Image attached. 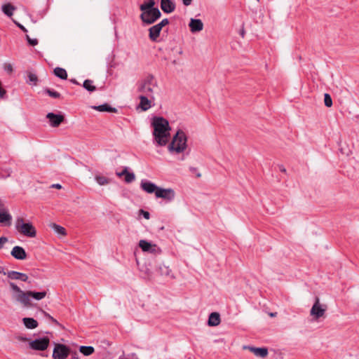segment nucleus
Masks as SVG:
<instances>
[{
    "mask_svg": "<svg viewBox=\"0 0 359 359\" xmlns=\"http://www.w3.org/2000/svg\"><path fill=\"white\" fill-rule=\"evenodd\" d=\"M154 128L153 135L158 146H165L169 141L171 130L169 122L161 116H154L151 121Z\"/></svg>",
    "mask_w": 359,
    "mask_h": 359,
    "instance_id": "1",
    "label": "nucleus"
},
{
    "mask_svg": "<svg viewBox=\"0 0 359 359\" xmlns=\"http://www.w3.org/2000/svg\"><path fill=\"white\" fill-rule=\"evenodd\" d=\"M156 86L154 76L149 74L140 83L137 91L142 93V95L148 96L151 100H154V89Z\"/></svg>",
    "mask_w": 359,
    "mask_h": 359,
    "instance_id": "2",
    "label": "nucleus"
},
{
    "mask_svg": "<svg viewBox=\"0 0 359 359\" xmlns=\"http://www.w3.org/2000/svg\"><path fill=\"white\" fill-rule=\"evenodd\" d=\"M187 140L185 133L182 130H178L168 146L169 150L175 151L177 153L184 151L187 148Z\"/></svg>",
    "mask_w": 359,
    "mask_h": 359,
    "instance_id": "3",
    "label": "nucleus"
},
{
    "mask_svg": "<svg viewBox=\"0 0 359 359\" xmlns=\"http://www.w3.org/2000/svg\"><path fill=\"white\" fill-rule=\"evenodd\" d=\"M15 228L22 234L29 237L34 238L36 236V231L35 227L31 222H25L22 217H18L15 221Z\"/></svg>",
    "mask_w": 359,
    "mask_h": 359,
    "instance_id": "4",
    "label": "nucleus"
},
{
    "mask_svg": "<svg viewBox=\"0 0 359 359\" xmlns=\"http://www.w3.org/2000/svg\"><path fill=\"white\" fill-rule=\"evenodd\" d=\"M9 285L13 291L18 292V294L15 297L16 301L20 302L24 307L29 308L33 306L30 299L32 297L30 294H29V291H22L15 283L13 282H10Z\"/></svg>",
    "mask_w": 359,
    "mask_h": 359,
    "instance_id": "5",
    "label": "nucleus"
},
{
    "mask_svg": "<svg viewBox=\"0 0 359 359\" xmlns=\"http://www.w3.org/2000/svg\"><path fill=\"white\" fill-rule=\"evenodd\" d=\"M142 13L140 14V19L146 25H151L161 18V13L158 8H147L140 10Z\"/></svg>",
    "mask_w": 359,
    "mask_h": 359,
    "instance_id": "6",
    "label": "nucleus"
},
{
    "mask_svg": "<svg viewBox=\"0 0 359 359\" xmlns=\"http://www.w3.org/2000/svg\"><path fill=\"white\" fill-rule=\"evenodd\" d=\"M50 344V339L47 337L36 339L29 342V348L36 351H45Z\"/></svg>",
    "mask_w": 359,
    "mask_h": 359,
    "instance_id": "7",
    "label": "nucleus"
},
{
    "mask_svg": "<svg viewBox=\"0 0 359 359\" xmlns=\"http://www.w3.org/2000/svg\"><path fill=\"white\" fill-rule=\"evenodd\" d=\"M70 354V349L66 345L56 344L53 353V359H66Z\"/></svg>",
    "mask_w": 359,
    "mask_h": 359,
    "instance_id": "8",
    "label": "nucleus"
},
{
    "mask_svg": "<svg viewBox=\"0 0 359 359\" xmlns=\"http://www.w3.org/2000/svg\"><path fill=\"white\" fill-rule=\"evenodd\" d=\"M326 309L327 306L320 304L319 298L316 297L315 303L311 309L310 314L316 319H318L325 315Z\"/></svg>",
    "mask_w": 359,
    "mask_h": 359,
    "instance_id": "9",
    "label": "nucleus"
},
{
    "mask_svg": "<svg viewBox=\"0 0 359 359\" xmlns=\"http://www.w3.org/2000/svg\"><path fill=\"white\" fill-rule=\"evenodd\" d=\"M175 196V191L172 189H163L159 187L156 192V197L172 201Z\"/></svg>",
    "mask_w": 359,
    "mask_h": 359,
    "instance_id": "10",
    "label": "nucleus"
},
{
    "mask_svg": "<svg viewBox=\"0 0 359 359\" xmlns=\"http://www.w3.org/2000/svg\"><path fill=\"white\" fill-rule=\"evenodd\" d=\"M139 246L144 252H151L153 254H159L161 250L156 244H151L146 240H140Z\"/></svg>",
    "mask_w": 359,
    "mask_h": 359,
    "instance_id": "11",
    "label": "nucleus"
},
{
    "mask_svg": "<svg viewBox=\"0 0 359 359\" xmlns=\"http://www.w3.org/2000/svg\"><path fill=\"white\" fill-rule=\"evenodd\" d=\"M46 118L49 120L50 125L53 128L58 127L65 120L63 115L55 114L52 112L48 113Z\"/></svg>",
    "mask_w": 359,
    "mask_h": 359,
    "instance_id": "12",
    "label": "nucleus"
},
{
    "mask_svg": "<svg viewBox=\"0 0 359 359\" xmlns=\"http://www.w3.org/2000/svg\"><path fill=\"white\" fill-rule=\"evenodd\" d=\"M11 254L16 259L23 260L27 258V253L25 250L20 246H15L12 249Z\"/></svg>",
    "mask_w": 359,
    "mask_h": 359,
    "instance_id": "13",
    "label": "nucleus"
},
{
    "mask_svg": "<svg viewBox=\"0 0 359 359\" xmlns=\"http://www.w3.org/2000/svg\"><path fill=\"white\" fill-rule=\"evenodd\" d=\"M189 26L191 32L193 33L201 32L203 29V23L199 19L191 18Z\"/></svg>",
    "mask_w": 359,
    "mask_h": 359,
    "instance_id": "14",
    "label": "nucleus"
},
{
    "mask_svg": "<svg viewBox=\"0 0 359 359\" xmlns=\"http://www.w3.org/2000/svg\"><path fill=\"white\" fill-rule=\"evenodd\" d=\"M7 276L8 278L11 280H20L23 282H27L28 280V276L26 273L10 271L7 272Z\"/></svg>",
    "mask_w": 359,
    "mask_h": 359,
    "instance_id": "15",
    "label": "nucleus"
},
{
    "mask_svg": "<svg viewBox=\"0 0 359 359\" xmlns=\"http://www.w3.org/2000/svg\"><path fill=\"white\" fill-rule=\"evenodd\" d=\"M140 186L141 188L148 194H156L157 189H159L155 184L149 181H142Z\"/></svg>",
    "mask_w": 359,
    "mask_h": 359,
    "instance_id": "16",
    "label": "nucleus"
},
{
    "mask_svg": "<svg viewBox=\"0 0 359 359\" xmlns=\"http://www.w3.org/2000/svg\"><path fill=\"white\" fill-rule=\"evenodd\" d=\"M161 8L165 13H170L175 9V4L171 0H161Z\"/></svg>",
    "mask_w": 359,
    "mask_h": 359,
    "instance_id": "17",
    "label": "nucleus"
},
{
    "mask_svg": "<svg viewBox=\"0 0 359 359\" xmlns=\"http://www.w3.org/2000/svg\"><path fill=\"white\" fill-rule=\"evenodd\" d=\"M162 29L156 24L149 29V36L152 41H156Z\"/></svg>",
    "mask_w": 359,
    "mask_h": 359,
    "instance_id": "18",
    "label": "nucleus"
},
{
    "mask_svg": "<svg viewBox=\"0 0 359 359\" xmlns=\"http://www.w3.org/2000/svg\"><path fill=\"white\" fill-rule=\"evenodd\" d=\"M140 104L139 107L142 109V111H147L151 107V101L149 100L148 96L146 95H140Z\"/></svg>",
    "mask_w": 359,
    "mask_h": 359,
    "instance_id": "19",
    "label": "nucleus"
},
{
    "mask_svg": "<svg viewBox=\"0 0 359 359\" xmlns=\"http://www.w3.org/2000/svg\"><path fill=\"white\" fill-rule=\"evenodd\" d=\"M220 316L218 313H211L208 318V325L217 326L220 323Z\"/></svg>",
    "mask_w": 359,
    "mask_h": 359,
    "instance_id": "20",
    "label": "nucleus"
},
{
    "mask_svg": "<svg viewBox=\"0 0 359 359\" xmlns=\"http://www.w3.org/2000/svg\"><path fill=\"white\" fill-rule=\"evenodd\" d=\"M249 349L257 356L265 358L268 355V349L266 348L249 347Z\"/></svg>",
    "mask_w": 359,
    "mask_h": 359,
    "instance_id": "21",
    "label": "nucleus"
},
{
    "mask_svg": "<svg viewBox=\"0 0 359 359\" xmlns=\"http://www.w3.org/2000/svg\"><path fill=\"white\" fill-rule=\"evenodd\" d=\"M22 322L27 329H34L38 327V322L32 318H24Z\"/></svg>",
    "mask_w": 359,
    "mask_h": 359,
    "instance_id": "22",
    "label": "nucleus"
},
{
    "mask_svg": "<svg viewBox=\"0 0 359 359\" xmlns=\"http://www.w3.org/2000/svg\"><path fill=\"white\" fill-rule=\"evenodd\" d=\"M93 108L99 111L117 112V109L105 103L99 106H94Z\"/></svg>",
    "mask_w": 359,
    "mask_h": 359,
    "instance_id": "23",
    "label": "nucleus"
},
{
    "mask_svg": "<svg viewBox=\"0 0 359 359\" xmlns=\"http://www.w3.org/2000/svg\"><path fill=\"white\" fill-rule=\"evenodd\" d=\"M54 74L63 80H65L67 79V71L62 68V67H55L53 70Z\"/></svg>",
    "mask_w": 359,
    "mask_h": 359,
    "instance_id": "24",
    "label": "nucleus"
},
{
    "mask_svg": "<svg viewBox=\"0 0 359 359\" xmlns=\"http://www.w3.org/2000/svg\"><path fill=\"white\" fill-rule=\"evenodd\" d=\"M27 83L29 85H32V86H36L37 85V82H38V76L31 72H27Z\"/></svg>",
    "mask_w": 359,
    "mask_h": 359,
    "instance_id": "25",
    "label": "nucleus"
},
{
    "mask_svg": "<svg viewBox=\"0 0 359 359\" xmlns=\"http://www.w3.org/2000/svg\"><path fill=\"white\" fill-rule=\"evenodd\" d=\"M79 351L84 355L88 356L94 353L95 349L91 346H81Z\"/></svg>",
    "mask_w": 359,
    "mask_h": 359,
    "instance_id": "26",
    "label": "nucleus"
},
{
    "mask_svg": "<svg viewBox=\"0 0 359 359\" xmlns=\"http://www.w3.org/2000/svg\"><path fill=\"white\" fill-rule=\"evenodd\" d=\"M15 8L11 4H4L2 6V11L6 15L11 17L13 15V11Z\"/></svg>",
    "mask_w": 359,
    "mask_h": 359,
    "instance_id": "27",
    "label": "nucleus"
},
{
    "mask_svg": "<svg viewBox=\"0 0 359 359\" xmlns=\"http://www.w3.org/2000/svg\"><path fill=\"white\" fill-rule=\"evenodd\" d=\"M29 294H30L31 297L32 298H34V299L41 300L46 296L47 292L46 291H42V292L29 291Z\"/></svg>",
    "mask_w": 359,
    "mask_h": 359,
    "instance_id": "28",
    "label": "nucleus"
},
{
    "mask_svg": "<svg viewBox=\"0 0 359 359\" xmlns=\"http://www.w3.org/2000/svg\"><path fill=\"white\" fill-rule=\"evenodd\" d=\"M50 226L59 235L65 236L67 234L66 229L62 226L53 223L50 224Z\"/></svg>",
    "mask_w": 359,
    "mask_h": 359,
    "instance_id": "29",
    "label": "nucleus"
},
{
    "mask_svg": "<svg viewBox=\"0 0 359 359\" xmlns=\"http://www.w3.org/2000/svg\"><path fill=\"white\" fill-rule=\"evenodd\" d=\"M83 86L89 92H93L96 90V87L93 85V81L90 79L85 80Z\"/></svg>",
    "mask_w": 359,
    "mask_h": 359,
    "instance_id": "30",
    "label": "nucleus"
},
{
    "mask_svg": "<svg viewBox=\"0 0 359 359\" xmlns=\"http://www.w3.org/2000/svg\"><path fill=\"white\" fill-rule=\"evenodd\" d=\"M95 180L97 182V184L101 186L108 184L110 182L109 179L104 176L101 175H95Z\"/></svg>",
    "mask_w": 359,
    "mask_h": 359,
    "instance_id": "31",
    "label": "nucleus"
},
{
    "mask_svg": "<svg viewBox=\"0 0 359 359\" xmlns=\"http://www.w3.org/2000/svg\"><path fill=\"white\" fill-rule=\"evenodd\" d=\"M155 4H156L155 0H148V1L144 2V4H142L140 6V10H146L147 8H155L154 7Z\"/></svg>",
    "mask_w": 359,
    "mask_h": 359,
    "instance_id": "32",
    "label": "nucleus"
},
{
    "mask_svg": "<svg viewBox=\"0 0 359 359\" xmlns=\"http://www.w3.org/2000/svg\"><path fill=\"white\" fill-rule=\"evenodd\" d=\"M170 272L171 270L169 269L168 266H166L165 265H161L158 267V273L161 276H168L170 275Z\"/></svg>",
    "mask_w": 359,
    "mask_h": 359,
    "instance_id": "33",
    "label": "nucleus"
},
{
    "mask_svg": "<svg viewBox=\"0 0 359 359\" xmlns=\"http://www.w3.org/2000/svg\"><path fill=\"white\" fill-rule=\"evenodd\" d=\"M12 217L11 215L6 212H0V222L4 223L6 222H10Z\"/></svg>",
    "mask_w": 359,
    "mask_h": 359,
    "instance_id": "34",
    "label": "nucleus"
},
{
    "mask_svg": "<svg viewBox=\"0 0 359 359\" xmlns=\"http://www.w3.org/2000/svg\"><path fill=\"white\" fill-rule=\"evenodd\" d=\"M45 92L50 97L54 98H60L61 95L57 91H55L53 90L46 88L45 89Z\"/></svg>",
    "mask_w": 359,
    "mask_h": 359,
    "instance_id": "35",
    "label": "nucleus"
},
{
    "mask_svg": "<svg viewBox=\"0 0 359 359\" xmlns=\"http://www.w3.org/2000/svg\"><path fill=\"white\" fill-rule=\"evenodd\" d=\"M324 103L325 105L327 107H330L332 106V100L331 96L328 93H325L324 95Z\"/></svg>",
    "mask_w": 359,
    "mask_h": 359,
    "instance_id": "36",
    "label": "nucleus"
},
{
    "mask_svg": "<svg viewBox=\"0 0 359 359\" xmlns=\"http://www.w3.org/2000/svg\"><path fill=\"white\" fill-rule=\"evenodd\" d=\"M135 179V174L133 172H128V173L125 176V182L126 183H131Z\"/></svg>",
    "mask_w": 359,
    "mask_h": 359,
    "instance_id": "37",
    "label": "nucleus"
},
{
    "mask_svg": "<svg viewBox=\"0 0 359 359\" xmlns=\"http://www.w3.org/2000/svg\"><path fill=\"white\" fill-rule=\"evenodd\" d=\"M27 42L31 46H36L38 44V40L36 39H31L28 35L26 36Z\"/></svg>",
    "mask_w": 359,
    "mask_h": 359,
    "instance_id": "38",
    "label": "nucleus"
},
{
    "mask_svg": "<svg viewBox=\"0 0 359 359\" xmlns=\"http://www.w3.org/2000/svg\"><path fill=\"white\" fill-rule=\"evenodd\" d=\"M4 69L9 74H11L13 71V66L9 63H5L4 65Z\"/></svg>",
    "mask_w": 359,
    "mask_h": 359,
    "instance_id": "39",
    "label": "nucleus"
},
{
    "mask_svg": "<svg viewBox=\"0 0 359 359\" xmlns=\"http://www.w3.org/2000/svg\"><path fill=\"white\" fill-rule=\"evenodd\" d=\"M43 313L44 316L46 317H47L48 319H50L54 324H55L57 325H60L58 321L56 319H55L53 317H52L49 313H46V311H43Z\"/></svg>",
    "mask_w": 359,
    "mask_h": 359,
    "instance_id": "40",
    "label": "nucleus"
},
{
    "mask_svg": "<svg viewBox=\"0 0 359 359\" xmlns=\"http://www.w3.org/2000/svg\"><path fill=\"white\" fill-rule=\"evenodd\" d=\"M169 24V20L168 18H165L162 20L157 25L160 27L161 29H162L163 27Z\"/></svg>",
    "mask_w": 359,
    "mask_h": 359,
    "instance_id": "41",
    "label": "nucleus"
},
{
    "mask_svg": "<svg viewBox=\"0 0 359 359\" xmlns=\"http://www.w3.org/2000/svg\"><path fill=\"white\" fill-rule=\"evenodd\" d=\"M140 213L146 219H149L150 218V214L147 211H145L144 210H140Z\"/></svg>",
    "mask_w": 359,
    "mask_h": 359,
    "instance_id": "42",
    "label": "nucleus"
},
{
    "mask_svg": "<svg viewBox=\"0 0 359 359\" xmlns=\"http://www.w3.org/2000/svg\"><path fill=\"white\" fill-rule=\"evenodd\" d=\"M8 242V238L4 236L0 237V249H1L4 244Z\"/></svg>",
    "mask_w": 359,
    "mask_h": 359,
    "instance_id": "43",
    "label": "nucleus"
},
{
    "mask_svg": "<svg viewBox=\"0 0 359 359\" xmlns=\"http://www.w3.org/2000/svg\"><path fill=\"white\" fill-rule=\"evenodd\" d=\"M69 355L71 356L69 359H79V354L76 351H70V354Z\"/></svg>",
    "mask_w": 359,
    "mask_h": 359,
    "instance_id": "44",
    "label": "nucleus"
},
{
    "mask_svg": "<svg viewBox=\"0 0 359 359\" xmlns=\"http://www.w3.org/2000/svg\"><path fill=\"white\" fill-rule=\"evenodd\" d=\"M128 168H125L123 171H121V172H116V175L118 177H122V176H126V175L128 173Z\"/></svg>",
    "mask_w": 359,
    "mask_h": 359,
    "instance_id": "45",
    "label": "nucleus"
},
{
    "mask_svg": "<svg viewBox=\"0 0 359 359\" xmlns=\"http://www.w3.org/2000/svg\"><path fill=\"white\" fill-rule=\"evenodd\" d=\"M51 188H55L57 189H62V185L60 184H53L50 186Z\"/></svg>",
    "mask_w": 359,
    "mask_h": 359,
    "instance_id": "46",
    "label": "nucleus"
},
{
    "mask_svg": "<svg viewBox=\"0 0 359 359\" xmlns=\"http://www.w3.org/2000/svg\"><path fill=\"white\" fill-rule=\"evenodd\" d=\"M182 1H183L184 5L187 6L191 5L192 0H182Z\"/></svg>",
    "mask_w": 359,
    "mask_h": 359,
    "instance_id": "47",
    "label": "nucleus"
},
{
    "mask_svg": "<svg viewBox=\"0 0 359 359\" xmlns=\"http://www.w3.org/2000/svg\"><path fill=\"white\" fill-rule=\"evenodd\" d=\"M6 172V175L4 176L6 177V178L7 177H9L11 176V169H7L5 170Z\"/></svg>",
    "mask_w": 359,
    "mask_h": 359,
    "instance_id": "48",
    "label": "nucleus"
},
{
    "mask_svg": "<svg viewBox=\"0 0 359 359\" xmlns=\"http://www.w3.org/2000/svg\"><path fill=\"white\" fill-rule=\"evenodd\" d=\"M0 273H2L4 275H7V273L5 271L4 269L1 266H0Z\"/></svg>",
    "mask_w": 359,
    "mask_h": 359,
    "instance_id": "49",
    "label": "nucleus"
},
{
    "mask_svg": "<svg viewBox=\"0 0 359 359\" xmlns=\"http://www.w3.org/2000/svg\"><path fill=\"white\" fill-rule=\"evenodd\" d=\"M18 340L22 341H27V339L26 337H18Z\"/></svg>",
    "mask_w": 359,
    "mask_h": 359,
    "instance_id": "50",
    "label": "nucleus"
},
{
    "mask_svg": "<svg viewBox=\"0 0 359 359\" xmlns=\"http://www.w3.org/2000/svg\"><path fill=\"white\" fill-rule=\"evenodd\" d=\"M279 168H280V170L283 172H286V169L284 168L283 165H280L279 166Z\"/></svg>",
    "mask_w": 359,
    "mask_h": 359,
    "instance_id": "51",
    "label": "nucleus"
},
{
    "mask_svg": "<svg viewBox=\"0 0 359 359\" xmlns=\"http://www.w3.org/2000/svg\"><path fill=\"white\" fill-rule=\"evenodd\" d=\"M18 27L23 31V32H27V29H25V27H23L22 25H18Z\"/></svg>",
    "mask_w": 359,
    "mask_h": 359,
    "instance_id": "52",
    "label": "nucleus"
},
{
    "mask_svg": "<svg viewBox=\"0 0 359 359\" xmlns=\"http://www.w3.org/2000/svg\"><path fill=\"white\" fill-rule=\"evenodd\" d=\"M71 81H72L73 83H74V84H77V85H79V83L76 81V79H72V80H71Z\"/></svg>",
    "mask_w": 359,
    "mask_h": 359,
    "instance_id": "53",
    "label": "nucleus"
},
{
    "mask_svg": "<svg viewBox=\"0 0 359 359\" xmlns=\"http://www.w3.org/2000/svg\"><path fill=\"white\" fill-rule=\"evenodd\" d=\"M0 179H6V177L3 174H0Z\"/></svg>",
    "mask_w": 359,
    "mask_h": 359,
    "instance_id": "54",
    "label": "nucleus"
},
{
    "mask_svg": "<svg viewBox=\"0 0 359 359\" xmlns=\"http://www.w3.org/2000/svg\"><path fill=\"white\" fill-rule=\"evenodd\" d=\"M172 63L174 65H176L177 64V61L176 60H174Z\"/></svg>",
    "mask_w": 359,
    "mask_h": 359,
    "instance_id": "55",
    "label": "nucleus"
},
{
    "mask_svg": "<svg viewBox=\"0 0 359 359\" xmlns=\"http://www.w3.org/2000/svg\"><path fill=\"white\" fill-rule=\"evenodd\" d=\"M244 34H245V32L244 30H242L241 32V36L243 37L244 36Z\"/></svg>",
    "mask_w": 359,
    "mask_h": 359,
    "instance_id": "56",
    "label": "nucleus"
},
{
    "mask_svg": "<svg viewBox=\"0 0 359 359\" xmlns=\"http://www.w3.org/2000/svg\"><path fill=\"white\" fill-rule=\"evenodd\" d=\"M276 313H271L270 314V316H272V317H273V316H276Z\"/></svg>",
    "mask_w": 359,
    "mask_h": 359,
    "instance_id": "57",
    "label": "nucleus"
}]
</instances>
